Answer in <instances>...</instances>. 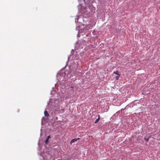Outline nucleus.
Here are the masks:
<instances>
[{
  "label": "nucleus",
  "mask_w": 160,
  "mask_h": 160,
  "mask_svg": "<svg viewBox=\"0 0 160 160\" xmlns=\"http://www.w3.org/2000/svg\"><path fill=\"white\" fill-rule=\"evenodd\" d=\"M150 137H151L150 136H149V137L148 138H147L146 137H145L144 138V140H145V141H146V142H148V139H149V138H150Z\"/></svg>",
  "instance_id": "5"
},
{
  "label": "nucleus",
  "mask_w": 160,
  "mask_h": 160,
  "mask_svg": "<svg viewBox=\"0 0 160 160\" xmlns=\"http://www.w3.org/2000/svg\"><path fill=\"white\" fill-rule=\"evenodd\" d=\"M120 76V74H118V75H117V76L115 77L116 78V80H118L119 79V77Z\"/></svg>",
  "instance_id": "4"
},
{
  "label": "nucleus",
  "mask_w": 160,
  "mask_h": 160,
  "mask_svg": "<svg viewBox=\"0 0 160 160\" xmlns=\"http://www.w3.org/2000/svg\"><path fill=\"white\" fill-rule=\"evenodd\" d=\"M44 114L46 117H48L49 116V114L47 111L45 110L44 111Z\"/></svg>",
  "instance_id": "2"
},
{
  "label": "nucleus",
  "mask_w": 160,
  "mask_h": 160,
  "mask_svg": "<svg viewBox=\"0 0 160 160\" xmlns=\"http://www.w3.org/2000/svg\"><path fill=\"white\" fill-rule=\"evenodd\" d=\"M80 139V138H78V139H76V138H74V139H72V140L70 142V144H72V143H73L74 142H75V141H76L77 140H79Z\"/></svg>",
  "instance_id": "1"
},
{
  "label": "nucleus",
  "mask_w": 160,
  "mask_h": 160,
  "mask_svg": "<svg viewBox=\"0 0 160 160\" xmlns=\"http://www.w3.org/2000/svg\"><path fill=\"white\" fill-rule=\"evenodd\" d=\"M92 29V28H89H89H88V27H87V28H86V30H88V29Z\"/></svg>",
  "instance_id": "8"
},
{
  "label": "nucleus",
  "mask_w": 160,
  "mask_h": 160,
  "mask_svg": "<svg viewBox=\"0 0 160 160\" xmlns=\"http://www.w3.org/2000/svg\"><path fill=\"white\" fill-rule=\"evenodd\" d=\"M118 70L116 71H115V72H113V73H115V74H116L117 75H118V74H119L118 73Z\"/></svg>",
  "instance_id": "6"
},
{
  "label": "nucleus",
  "mask_w": 160,
  "mask_h": 160,
  "mask_svg": "<svg viewBox=\"0 0 160 160\" xmlns=\"http://www.w3.org/2000/svg\"><path fill=\"white\" fill-rule=\"evenodd\" d=\"M50 138V136H48L47 137V139H49Z\"/></svg>",
  "instance_id": "9"
},
{
  "label": "nucleus",
  "mask_w": 160,
  "mask_h": 160,
  "mask_svg": "<svg viewBox=\"0 0 160 160\" xmlns=\"http://www.w3.org/2000/svg\"><path fill=\"white\" fill-rule=\"evenodd\" d=\"M48 139H47L45 141V144H48Z\"/></svg>",
  "instance_id": "7"
},
{
  "label": "nucleus",
  "mask_w": 160,
  "mask_h": 160,
  "mask_svg": "<svg viewBox=\"0 0 160 160\" xmlns=\"http://www.w3.org/2000/svg\"><path fill=\"white\" fill-rule=\"evenodd\" d=\"M99 119H100V115H98V119H96V121L94 122V123H97L99 121Z\"/></svg>",
  "instance_id": "3"
}]
</instances>
